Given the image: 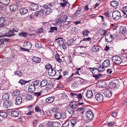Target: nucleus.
I'll list each match as a JSON object with an SVG mask.
<instances>
[{
  "instance_id": "1",
  "label": "nucleus",
  "mask_w": 127,
  "mask_h": 127,
  "mask_svg": "<svg viewBox=\"0 0 127 127\" xmlns=\"http://www.w3.org/2000/svg\"><path fill=\"white\" fill-rule=\"evenodd\" d=\"M53 5V4L52 3H47L43 6V7H44V8L42 12L43 14L48 15L51 13V8L52 7ZM40 6L42 7V6L40 5Z\"/></svg>"
},
{
  "instance_id": "2",
  "label": "nucleus",
  "mask_w": 127,
  "mask_h": 127,
  "mask_svg": "<svg viewBox=\"0 0 127 127\" xmlns=\"http://www.w3.org/2000/svg\"><path fill=\"white\" fill-rule=\"evenodd\" d=\"M69 106L67 109V112L70 114H72L74 113V110L77 107L76 103L75 101H73L70 103Z\"/></svg>"
},
{
  "instance_id": "3",
  "label": "nucleus",
  "mask_w": 127,
  "mask_h": 127,
  "mask_svg": "<svg viewBox=\"0 0 127 127\" xmlns=\"http://www.w3.org/2000/svg\"><path fill=\"white\" fill-rule=\"evenodd\" d=\"M112 59L113 62L116 64H119L122 62L121 58L118 56H114L112 57Z\"/></svg>"
},
{
  "instance_id": "4",
  "label": "nucleus",
  "mask_w": 127,
  "mask_h": 127,
  "mask_svg": "<svg viewBox=\"0 0 127 127\" xmlns=\"http://www.w3.org/2000/svg\"><path fill=\"white\" fill-rule=\"evenodd\" d=\"M112 15L114 19L116 21L119 19L121 17L120 12L118 11H114L112 13Z\"/></svg>"
},
{
  "instance_id": "5",
  "label": "nucleus",
  "mask_w": 127,
  "mask_h": 127,
  "mask_svg": "<svg viewBox=\"0 0 127 127\" xmlns=\"http://www.w3.org/2000/svg\"><path fill=\"white\" fill-rule=\"evenodd\" d=\"M105 41L108 42H111L114 39V37L110 33H108L106 34L105 36Z\"/></svg>"
},
{
  "instance_id": "6",
  "label": "nucleus",
  "mask_w": 127,
  "mask_h": 127,
  "mask_svg": "<svg viewBox=\"0 0 127 127\" xmlns=\"http://www.w3.org/2000/svg\"><path fill=\"white\" fill-rule=\"evenodd\" d=\"M31 4L29 6L30 10L35 11L37 10L39 8L38 4L35 3L31 2Z\"/></svg>"
},
{
  "instance_id": "7",
  "label": "nucleus",
  "mask_w": 127,
  "mask_h": 127,
  "mask_svg": "<svg viewBox=\"0 0 127 127\" xmlns=\"http://www.w3.org/2000/svg\"><path fill=\"white\" fill-rule=\"evenodd\" d=\"M5 17L1 16L0 17V25L2 27H5L7 26V22Z\"/></svg>"
},
{
  "instance_id": "8",
  "label": "nucleus",
  "mask_w": 127,
  "mask_h": 127,
  "mask_svg": "<svg viewBox=\"0 0 127 127\" xmlns=\"http://www.w3.org/2000/svg\"><path fill=\"white\" fill-rule=\"evenodd\" d=\"M86 118L89 120H93L94 117L93 113L91 111H88L86 113Z\"/></svg>"
},
{
  "instance_id": "9",
  "label": "nucleus",
  "mask_w": 127,
  "mask_h": 127,
  "mask_svg": "<svg viewBox=\"0 0 127 127\" xmlns=\"http://www.w3.org/2000/svg\"><path fill=\"white\" fill-rule=\"evenodd\" d=\"M12 102L8 100H6L3 103V106L4 108H7L12 106Z\"/></svg>"
},
{
  "instance_id": "10",
  "label": "nucleus",
  "mask_w": 127,
  "mask_h": 127,
  "mask_svg": "<svg viewBox=\"0 0 127 127\" xmlns=\"http://www.w3.org/2000/svg\"><path fill=\"white\" fill-rule=\"evenodd\" d=\"M95 98L96 100L99 102H101L103 100V96L101 94H98L96 95Z\"/></svg>"
},
{
  "instance_id": "11",
  "label": "nucleus",
  "mask_w": 127,
  "mask_h": 127,
  "mask_svg": "<svg viewBox=\"0 0 127 127\" xmlns=\"http://www.w3.org/2000/svg\"><path fill=\"white\" fill-rule=\"evenodd\" d=\"M103 94L106 97L108 98L110 97L112 95V92L110 90L108 89L105 90Z\"/></svg>"
},
{
  "instance_id": "12",
  "label": "nucleus",
  "mask_w": 127,
  "mask_h": 127,
  "mask_svg": "<svg viewBox=\"0 0 127 127\" xmlns=\"http://www.w3.org/2000/svg\"><path fill=\"white\" fill-rule=\"evenodd\" d=\"M79 111L76 110L74 111V113L72 114H70L71 115V117L74 119L77 120L78 118L80 115Z\"/></svg>"
},
{
  "instance_id": "13",
  "label": "nucleus",
  "mask_w": 127,
  "mask_h": 127,
  "mask_svg": "<svg viewBox=\"0 0 127 127\" xmlns=\"http://www.w3.org/2000/svg\"><path fill=\"white\" fill-rule=\"evenodd\" d=\"M18 5L13 4L10 5L9 6V8L11 12H15L18 9Z\"/></svg>"
},
{
  "instance_id": "14",
  "label": "nucleus",
  "mask_w": 127,
  "mask_h": 127,
  "mask_svg": "<svg viewBox=\"0 0 127 127\" xmlns=\"http://www.w3.org/2000/svg\"><path fill=\"white\" fill-rule=\"evenodd\" d=\"M22 101V98L20 96H17L15 98V103L16 105H19L21 104Z\"/></svg>"
},
{
  "instance_id": "15",
  "label": "nucleus",
  "mask_w": 127,
  "mask_h": 127,
  "mask_svg": "<svg viewBox=\"0 0 127 127\" xmlns=\"http://www.w3.org/2000/svg\"><path fill=\"white\" fill-rule=\"evenodd\" d=\"M49 123L50 124V125L53 127H60L61 126V124L58 122H50Z\"/></svg>"
},
{
  "instance_id": "16",
  "label": "nucleus",
  "mask_w": 127,
  "mask_h": 127,
  "mask_svg": "<svg viewBox=\"0 0 127 127\" xmlns=\"http://www.w3.org/2000/svg\"><path fill=\"white\" fill-rule=\"evenodd\" d=\"M48 73L50 76H54L56 74V71L55 69L52 68L51 69H50L49 70H48Z\"/></svg>"
},
{
  "instance_id": "17",
  "label": "nucleus",
  "mask_w": 127,
  "mask_h": 127,
  "mask_svg": "<svg viewBox=\"0 0 127 127\" xmlns=\"http://www.w3.org/2000/svg\"><path fill=\"white\" fill-rule=\"evenodd\" d=\"M54 99V97L51 96L46 98L45 100V101L47 103H51L53 102Z\"/></svg>"
},
{
  "instance_id": "18",
  "label": "nucleus",
  "mask_w": 127,
  "mask_h": 127,
  "mask_svg": "<svg viewBox=\"0 0 127 127\" xmlns=\"http://www.w3.org/2000/svg\"><path fill=\"white\" fill-rule=\"evenodd\" d=\"M119 4V2L116 0H113L110 2V5L114 8H116L118 6Z\"/></svg>"
},
{
  "instance_id": "19",
  "label": "nucleus",
  "mask_w": 127,
  "mask_h": 127,
  "mask_svg": "<svg viewBox=\"0 0 127 127\" xmlns=\"http://www.w3.org/2000/svg\"><path fill=\"white\" fill-rule=\"evenodd\" d=\"M110 65V61L109 59H107L105 60L102 64V65L105 67H108Z\"/></svg>"
},
{
  "instance_id": "20",
  "label": "nucleus",
  "mask_w": 127,
  "mask_h": 127,
  "mask_svg": "<svg viewBox=\"0 0 127 127\" xmlns=\"http://www.w3.org/2000/svg\"><path fill=\"white\" fill-rule=\"evenodd\" d=\"M19 12L21 14H25L28 12V9L25 7L20 8L19 9Z\"/></svg>"
},
{
  "instance_id": "21",
  "label": "nucleus",
  "mask_w": 127,
  "mask_h": 127,
  "mask_svg": "<svg viewBox=\"0 0 127 127\" xmlns=\"http://www.w3.org/2000/svg\"><path fill=\"white\" fill-rule=\"evenodd\" d=\"M90 69L93 75L98 74L100 73L97 68H91Z\"/></svg>"
},
{
  "instance_id": "22",
  "label": "nucleus",
  "mask_w": 127,
  "mask_h": 127,
  "mask_svg": "<svg viewBox=\"0 0 127 127\" xmlns=\"http://www.w3.org/2000/svg\"><path fill=\"white\" fill-rule=\"evenodd\" d=\"M127 6H125L123 7V9L122 10L123 12V15L122 16L124 18H126L127 17Z\"/></svg>"
},
{
  "instance_id": "23",
  "label": "nucleus",
  "mask_w": 127,
  "mask_h": 127,
  "mask_svg": "<svg viewBox=\"0 0 127 127\" xmlns=\"http://www.w3.org/2000/svg\"><path fill=\"white\" fill-rule=\"evenodd\" d=\"M9 97V94L8 93H6L2 95V99L4 101L8 100Z\"/></svg>"
},
{
  "instance_id": "24",
  "label": "nucleus",
  "mask_w": 127,
  "mask_h": 127,
  "mask_svg": "<svg viewBox=\"0 0 127 127\" xmlns=\"http://www.w3.org/2000/svg\"><path fill=\"white\" fill-rule=\"evenodd\" d=\"M99 47L97 45H94L91 48V50L94 52H97L99 50Z\"/></svg>"
},
{
  "instance_id": "25",
  "label": "nucleus",
  "mask_w": 127,
  "mask_h": 127,
  "mask_svg": "<svg viewBox=\"0 0 127 127\" xmlns=\"http://www.w3.org/2000/svg\"><path fill=\"white\" fill-rule=\"evenodd\" d=\"M19 112L17 111L12 110L11 112V116L13 117H17L19 115Z\"/></svg>"
},
{
  "instance_id": "26",
  "label": "nucleus",
  "mask_w": 127,
  "mask_h": 127,
  "mask_svg": "<svg viewBox=\"0 0 127 127\" xmlns=\"http://www.w3.org/2000/svg\"><path fill=\"white\" fill-rule=\"evenodd\" d=\"M35 87L33 85H30L28 87L29 91L31 92H33L35 90Z\"/></svg>"
},
{
  "instance_id": "27",
  "label": "nucleus",
  "mask_w": 127,
  "mask_h": 127,
  "mask_svg": "<svg viewBox=\"0 0 127 127\" xmlns=\"http://www.w3.org/2000/svg\"><path fill=\"white\" fill-rule=\"evenodd\" d=\"M41 59L39 57H33L32 58V61L36 63H38L41 61Z\"/></svg>"
},
{
  "instance_id": "28",
  "label": "nucleus",
  "mask_w": 127,
  "mask_h": 127,
  "mask_svg": "<svg viewBox=\"0 0 127 127\" xmlns=\"http://www.w3.org/2000/svg\"><path fill=\"white\" fill-rule=\"evenodd\" d=\"M8 115L7 112L3 111H0V116L2 118H6Z\"/></svg>"
},
{
  "instance_id": "29",
  "label": "nucleus",
  "mask_w": 127,
  "mask_h": 127,
  "mask_svg": "<svg viewBox=\"0 0 127 127\" xmlns=\"http://www.w3.org/2000/svg\"><path fill=\"white\" fill-rule=\"evenodd\" d=\"M48 83L47 80L45 79L42 80L41 82L40 85L41 87H44L46 86Z\"/></svg>"
},
{
  "instance_id": "30",
  "label": "nucleus",
  "mask_w": 127,
  "mask_h": 127,
  "mask_svg": "<svg viewBox=\"0 0 127 127\" xmlns=\"http://www.w3.org/2000/svg\"><path fill=\"white\" fill-rule=\"evenodd\" d=\"M81 9L80 7H78L76 11L75 12L74 14H73V16H76L80 14L81 12Z\"/></svg>"
},
{
  "instance_id": "31",
  "label": "nucleus",
  "mask_w": 127,
  "mask_h": 127,
  "mask_svg": "<svg viewBox=\"0 0 127 127\" xmlns=\"http://www.w3.org/2000/svg\"><path fill=\"white\" fill-rule=\"evenodd\" d=\"M127 30L126 27L125 26H122L120 27L119 31L121 33H125Z\"/></svg>"
},
{
  "instance_id": "32",
  "label": "nucleus",
  "mask_w": 127,
  "mask_h": 127,
  "mask_svg": "<svg viewBox=\"0 0 127 127\" xmlns=\"http://www.w3.org/2000/svg\"><path fill=\"white\" fill-rule=\"evenodd\" d=\"M86 96L88 98H90L93 96V93L92 91L90 90L87 91Z\"/></svg>"
},
{
  "instance_id": "33",
  "label": "nucleus",
  "mask_w": 127,
  "mask_h": 127,
  "mask_svg": "<svg viewBox=\"0 0 127 127\" xmlns=\"http://www.w3.org/2000/svg\"><path fill=\"white\" fill-rule=\"evenodd\" d=\"M0 2L3 5H7L10 2V0H0Z\"/></svg>"
},
{
  "instance_id": "34",
  "label": "nucleus",
  "mask_w": 127,
  "mask_h": 127,
  "mask_svg": "<svg viewBox=\"0 0 127 127\" xmlns=\"http://www.w3.org/2000/svg\"><path fill=\"white\" fill-rule=\"evenodd\" d=\"M68 18L67 16L66 15H63L59 19L62 22H63L66 21Z\"/></svg>"
},
{
  "instance_id": "35",
  "label": "nucleus",
  "mask_w": 127,
  "mask_h": 127,
  "mask_svg": "<svg viewBox=\"0 0 127 127\" xmlns=\"http://www.w3.org/2000/svg\"><path fill=\"white\" fill-rule=\"evenodd\" d=\"M55 118L56 119H59L61 117V114L59 112H56L54 114Z\"/></svg>"
},
{
  "instance_id": "36",
  "label": "nucleus",
  "mask_w": 127,
  "mask_h": 127,
  "mask_svg": "<svg viewBox=\"0 0 127 127\" xmlns=\"http://www.w3.org/2000/svg\"><path fill=\"white\" fill-rule=\"evenodd\" d=\"M26 46H23L27 48L28 49H29V50L31 48L32 44L29 41H26Z\"/></svg>"
},
{
  "instance_id": "37",
  "label": "nucleus",
  "mask_w": 127,
  "mask_h": 127,
  "mask_svg": "<svg viewBox=\"0 0 127 127\" xmlns=\"http://www.w3.org/2000/svg\"><path fill=\"white\" fill-rule=\"evenodd\" d=\"M15 75L20 77L22 75V73L19 68L17 69L16 72H15Z\"/></svg>"
},
{
  "instance_id": "38",
  "label": "nucleus",
  "mask_w": 127,
  "mask_h": 127,
  "mask_svg": "<svg viewBox=\"0 0 127 127\" xmlns=\"http://www.w3.org/2000/svg\"><path fill=\"white\" fill-rule=\"evenodd\" d=\"M20 93L19 91L18 90H16L13 91L12 95L13 96H18L19 95Z\"/></svg>"
},
{
  "instance_id": "39",
  "label": "nucleus",
  "mask_w": 127,
  "mask_h": 127,
  "mask_svg": "<svg viewBox=\"0 0 127 127\" xmlns=\"http://www.w3.org/2000/svg\"><path fill=\"white\" fill-rule=\"evenodd\" d=\"M41 44L39 41H37L35 43V46L36 49H39L42 47Z\"/></svg>"
},
{
  "instance_id": "40",
  "label": "nucleus",
  "mask_w": 127,
  "mask_h": 127,
  "mask_svg": "<svg viewBox=\"0 0 127 127\" xmlns=\"http://www.w3.org/2000/svg\"><path fill=\"white\" fill-rule=\"evenodd\" d=\"M50 30L48 32V33H52L54 32V31H57V27H51L50 28Z\"/></svg>"
},
{
  "instance_id": "41",
  "label": "nucleus",
  "mask_w": 127,
  "mask_h": 127,
  "mask_svg": "<svg viewBox=\"0 0 127 127\" xmlns=\"http://www.w3.org/2000/svg\"><path fill=\"white\" fill-rule=\"evenodd\" d=\"M114 68L113 67H111L110 68H109L107 70V71L108 73L111 74V73L113 74L114 73Z\"/></svg>"
},
{
  "instance_id": "42",
  "label": "nucleus",
  "mask_w": 127,
  "mask_h": 127,
  "mask_svg": "<svg viewBox=\"0 0 127 127\" xmlns=\"http://www.w3.org/2000/svg\"><path fill=\"white\" fill-rule=\"evenodd\" d=\"M116 83L113 82H111L109 84V87L110 88H115V89H116Z\"/></svg>"
},
{
  "instance_id": "43",
  "label": "nucleus",
  "mask_w": 127,
  "mask_h": 127,
  "mask_svg": "<svg viewBox=\"0 0 127 127\" xmlns=\"http://www.w3.org/2000/svg\"><path fill=\"white\" fill-rule=\"evenodd\" d=\"M14 34H9V32H7L5 33L4 35H0V37L2 38L3 37H10L13 36Z\"/></svg>"
},
{
  "instance_id": "44",
  "label": "nucleus",
  "mask_w": 127,
  "mask_h": 127,
  "mask_svg": "<svg viewBox=\"0 0 127 127\" xmlns=\"http://www.w3.org/2000/svg\"><path fill=\"white\" fill-rule=\"evenodd\" d=\"M97 66L98 67L97 68L99 72H102L103 71H104L105 68H104L105 67H103V65L101 66V65H98Z\"/></svg>"
},
{
  "instance_id": "45",
  "label": "nucleus",
  "mask_w": 127,
  "mask_h": 127,
  "mask_svg": "<svg viewBox=\"0 0 127 127\" xmlns=\"http://www.w3.org/2000/svg\"><path fill=\"white\" fill-rule=\"evenodd\" d=\"M74 40L72 39H69L67 41V44L68 45H71L74 44Z\"/></svg>"
},
{
  "instance_id": "46",
  "label": "nucleus",
  "mask_w": 127,
  "mask_h": 127,
  "mask_svg": "<svg viewBox=\"0 0 127 127\" xmlns=\"http://www.w3.org/2000/svg\"><path fill=\"white\" fill-rule=\"evenodd\" d=\"M31 80L29 81H25L23 79H20L18 83H20L22 85H24L26 83L30 82Z\"/></svg>"
},
{
  "instance_id": "47",
  "label": "nucleus",
  "mask_w": 127,
  "mask_h": 127,
  "mask_svg": "<svg viewBox=\"0 0 127 127\" xmlns=\"http://www.w3.org/2000/svg\"><path fill=\"white\" fill-rule=\"evenodd\" d=\"M123 51V52H122L123 54L122 55L124 59H126L127 58V51L126 50H124V49H122Z\"/></svg>"
},
{
  "instance_id": "48",
  "label": "nucleus",
  "mask_w": 127,
  "mask_h": 127,
  "mask_svg": "<svg viewBox=\"0 0 127 127\" xmlns=\"http://www.w3.org/2000/svg\"><path fill=\"white\" fill-rule=\"evenodd\" d=\"M44 114L47 116H51L52 115V111L49 110H47L45 111Z\"/></svg>"
},
{
  "instance_id": "49",
  "label": "nucleus",
  "mask_w": 127,
  "mask_h": 127,
  "mask_svg": "<svg viewBox=\"0 0 127 127\" xmlns=\"http://www.w3.org/2000/svg\"><path fill=\"white\" fill-rule=\"evenodd\" d=\"M93 76L95 78L96 80H97L100 77L102 76V75L101 74L99 73L98 74L95 75H93Z\"/></svg>"
},
{
  "instance_id": "50",
  "label": "nucleus",
  "mask_w": 127,
  "mask_h": 127,
  "mask_svg": "<svg viewBox=\"0 0 127 127\" xmlns=\"http://www.w3.org/2000/svg\"><path fill=\"white\" fill-rule=\"evenodd\" d=\"M18 35L22 37H26L28 35V33L26 32H23L18 34Z\"/></svg>"
},
{
  "instance_id": "51",
  "label": "nucleus",
  "mask_w": 127,
  "mask_h": 127,
  "mask_svg": "<svg viewBox=\"0 0 127 127\" xmlns=\"http://www.w3.org/2000/svg\"><path fill=\"white\" fill-rule=\"evenodd\" d=\"M89 33L90 32L89 31L87 30H85L83 31L82 34L84 36H87L88 35V33Z\"/></svg>"
},
{
  "instance_id": "52",
  "label": "nucleus",
  "mask_w": 127,
  "mask_h": 127,
  "mask_svg": "<svg viewBox=\"0 0 127 127\" xmlns=\"http://www.w3.org/2000/svg\"><path fill=\"white\" fill-rule=\"evenodd\" d=\"M79 112V113H83L84 112V109L83 107H78V109L76 110Z\"/></svg>"
},
{
  "instance_id": "53",
  "label": "nucleus",
  "mask_w": 127,
  "mask_h": 127,
  "mask_svg": "<svg viewBox=\"0 0 127 127\" xmlns=\"http://www.w3.org/2000/svg\"><path fill=\"white\" fill-rule=\"evenodd\" d=\"M55 58L57 61L59 63H61L62 62V60L60 59L59 55L57 54L55 55Z\"/></svg>"
},
{
  "instance_id": "54",
  "label": "nucleus",
  "mask_w": 127,
  "mask_h": 127,
  "mask_svg": "<svg viewBox=\"0 0 127 127\" xmlns=\"http://www.w3.org/2000/svg\"><path fill=\"white\" fill-rule=\"evenodd\" d=\"M59 106L58 105H57V106H55L53 107L52 109V111H53V113H55L58 112L59 109L57 107Z\"/></svg>"
},
{
  "instance_id": "55",
  "label": "nucleus",
  "mask_w": 127,
  "mask_h": 127,
  "mask_svg": "<svg viewBox=\"0 0 127 127\" xmlns=\"http://www.w3.org/2000/svg\"><path fill=\"white\" fill-rule=\"evenodd\" d=\"M38 113L37 115V116L38 117H42L43 116L44 113L43 111H42L41 110L40 112H39Z\"/></svg>"
},
{
  "instance_id": "56",
  "label": "nucleus",
  "mask_w": 127,
  "mask_h": 127,
  "mask_svg": "<svg viewBox=\"0 0 127 127\" xmlns=\"http://www.w3.org/2000/svg\"><path fill=\"white\" fill-rule=\"evenodd\" d=\"M35 111L37 112H40L41 109L38 105H37L35 107Z\"/></svg>"
},
{
  "instance_id": "57",
  "label": "nucleus",
  "mask_w": 127,
  "mask_h": 127,
  "mask_svg": "<svg viewBox=\"0 0 127 127\" xmlns=\"http://www.w3.org/2000/svg\"><path fill=\"white\" fill-rule=\"evenodd\" d=\"M91 38L90 37H88L87 38H84L83 40H81L80 42H82V41H90L91 43H92L91 42Z\"/></svg>"
},
{
  "instance_id": "58",
  "label": "nucleus",
  "mask_w": 127,
  "mask_h": 127,
  "mask_svg": "<svg viewBox=\"0 0 127 127\" xmlns=\"http://www.w3.org/2000/svg\"><path fill=\"white\" fill-rule=\"evenodd\" d=\"M79 80H76L75 81V82L72 84V86L73 87H77L78 85L79 84V83H78V82Z\"/></svg>"
},
{
  "instance_id": "59",
  "label": "nucleus",
  "mask_w": 127,
  "mask_h": 127,
  "mask_svg": "<svg viewBox=\"0 0 127 127\" xmlns=\"http://www.w3.org/2000/svg\"><path fill=\"white\" fill-rule=\"evenodd\" d=\"M76 120H77L73 118L71 119L70 120V122L72 124L73 126H74L76 123Z\"/></svg>"
},
{
  "instance_id": "60",
  "label": "nucleus",
  "mask_w": 127,
  "mask_h": 127,
  "mask_svg": "<svg viewBox=\"0 0 127 127\" xmlns=\"http://www.w3.org/2000/svg\"><path fill=\"white\" fill-rule=\"evenodd\" d=\"M33 85H34V86H36L38 85L39 83V81L38 80H36L35 81H33L32 82Z\"/></svg>"
},
{
  "instance_id": "61",
  "label": "nucleus",
  "mask_w": 127,
  "mask_h": 127,
  "mask_svg": "<svg viewBox=\"0 0 127 127\" xmlns=\"http://www.w3.org/2000/svg\"><path fill=\"white\" fill-rule=\"evenodd\" d=\"M62 38H58L56 39L55 40H58V43H59V45H61V44L63 43V41L62 40Z\"/></svg>"
},
{
  "instance_id": "62",
  "label": "nucleus",
  "mask_w": 127,
  "mask_h": 127,
  "mask_svg": "<svg viewBox=\"0 0 127 127\" xmlns=\"http://www.w3.org/2000/svg\"><path fill=\"white\" fill-rule=\"evenodd\" d=\"M52 66L49 64H47V65L45 66V68L46 69H48V70H49L50 69H51L52 68Z\"/></svg>"
},
{
  "instance_id": "63",
  "label": "nucleus",
  "mask_w": 127,
  "mask_h": 127,
  "mask_svg": "<svg viewBox=\"0 0 127 127\" xmlns=\"http://www.w3.org/2000/svg\"><path fill=\"white\" fill-rule=\"evenodd\" d=\"M104 15L106 17L109 18L111 17L110 14L109 12H106L104 13Z\"/></svg>"
},
{
  "instance_id": "64",
  "label": "nucleus",
  "mask_w": 127,
  "mask_h": 127,
  "mask_svg": "<svg viewBox=\"0 0 127 127\" xmlns=\"http://www.w3.org/2000/svg\"><path fill=\"white\" fill-rule=\"evenodd\" d=\"M26 99L29 100H32V96L31 95H27L26 96Z\"/></svg>"
}]
</instances>
